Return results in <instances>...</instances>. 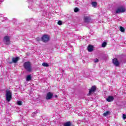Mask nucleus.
<instances>
[{"instance_id": "f03ea898", "label": "nucleus", "mask_w": 126, "mask_h": 126, "mask_svg": "<svg viewBox=\"0 0 126 126\" xmlns=\"http://www.w3.org/2000/svg\"><path fill=\"white\" fill-rule=\"evenodd\" d=\"M126 7L121 5L117 7V8L115 10V12L117 14L119 13H124V12H126Z\"/></svg>"}, {"instance_id": "dca6fc26", "label": "nucleus", "mask_w": 126, "mask_h": 126, "mask_svg": "<svg viewBox=\"0 0 126 126\" xmlns=\"http://www.w3.org/2000/svg\"><path fill=\"white\" fill-rule=\"evenodd\" d=\"M37 111H35L34 112H33L32 114V117H36V116H37Z\"/></svg>"}, {"instance_id": "393cba45", "label": "nucleus", "mask_w": 126, "mask_h": 126, "mask_svg": "<svg viewBox=\"0 0 126 126\" xmlns=\"http://www.w3.org/2000/svg\"><path fill=\"white\" fill-rule=\"evenodd\" d=\"M36 40H37V41H38V42H39V41H40V38H36Z\"/></svg>"}, {"instance_id": "7ed1b4c3", "label": "nucleus", "mask_w": 126, "mask_h": 126, "mask_svg": "<svg viewBox=\"0 0 126 126\" xmlns=\"http://www.w3.org/2000/svg\"><path fill=\"white\" fill-rule=\"evenodd\" d=\"M12 98V93L9 91H6V100L7 102H10Z\"/></svg>"}, {"instance_id": "aec40b11", "label": "nucleus", "mask_w": 126, "mask_h": 126, "mask_svg": "<svg viewBox=\"0 0 126 126\" xmlns=\"http://www.w3.org/2000/svg\"><path fill=\"white\" fill-rule=\"evenodd\" d=\"M74 12H78L79 11V8L76 7L74 8Z\"/></svg>"}, {"instance_id": "f3484780", "label": "nucleus", "mask_w": 126, "mask_h": 126, "mask_svg": "<svg viewBox=\"0 0 126 126\" xmlns=\"http://www.w3.org/2000/svg\"><path fill=\"white\" fill-rule=\"evenodd\" d=\"M106 46H107V42H104L102 43L101 47L102 48H105V47H106Z\"/></svg>"}, {"instance_id": "39448f33", "label": "nucleus", "mask_w": 126, "mask_h": 126, "mask_svg": "<svg viewBox=\"0 0 126 126\" xmlns=\"http://www.w3.org/2000/svg\"><path fill=\"white\" fill-rule=\"evenodd\" d=\"M85 23H89L91 22V18L90 16H85L84 18Z\"/></svg>"}, {"instance_id": "bb28decb", "label": "nucleus", "mask_w": 126, "mask_h": 126, "mask_svg": "<svg viewBox=\"0 0 126 126\" xmlns=\"http://www.w3.org/2000/svg\"><path fill=\"white\" fill-rule=\"evenodd\" d=\"M54 97H55V98H58V95H55L54 96Z\"/></svg>"}, {"instance_id": "1a4fd4ad", "label": "nucleus", "mask_w": 126, "mask_h": 126, "mask_svg": "<svg viewBox=\"0 0 126 126\" xmlns=\"http://www.w3.org/2000/svg\"><path fill=\"white\" fill-rule=\"evenodd\" d=\"M112 62L115 66H119L120 65V62L118 61V59L114 58L113 59Z\"/></svg>"}, {"instance_id": "f257e3e1", "label": "nucleus", "mask_w": 126, "mask_h": 126, "mask_svg": "<svg viewBox=\"0 0 126 126\" xmlns=\"http://www.w3.org/2000/svg\"><path fill=\"white\" fill-rule=\"evenodd\" d=\"M24 67L29 72H31L32 71V67L31 66V63L29 61L25 62L24 63Z\"/></svg>"}, {"instance_id": "2eb2a0df", "label": "nucleus", "mask_w": 126, "mask_h": 126, "mask_svg": "<svg viewBox=\"0 0 126 126\" xmlns=\"http://www.w3.org/2000/svg\"><path fill=\"white\" fill-rule=\"evenodd\" d=\"M110 115V111H107L105 113H103V116L104 117H107V116H109Z\"/></svg>"}, {"instance_id": "4be33fe9", "label": "nucleus", "mask_w": 126, "mask_h": 126, "mask_svg": "<svg viewBox=\"0 0 126 126\" xmlns=\"http://www.w3.org/2000/svg\"><path fill=\"white\" fill-rule=\"evenodd\" d=\"M58 25H63V22L62 21H59L58 22Z\"/></svg>"}, {"instance_id": "5701e85b", "label": "nucleus", "mask_w": 126, "mask_h": 126, "mask_svg": "<svg viewBox=\"0 0 126 126\" xmlns=\"http://www.w3.org/2000/svg\"><path fill=\"white\" fill-rule=\"evenodd\" d=\"M123 118L124 120H126V114H123Z\"/></svg>"}, {"instance_id": "423d86ee", "label": "nucleus", "mask_w": 126, "mask_h": 126, "mask_svg": "<svg viewBox=\"0 0 126 126\" xmlns=\"http://www.w3.org/2000/svg\"><path fill=\"white\" fill-rule=\"evenodd\" d=\"M53 96H54V94H53V93L49 92L46 94V100H51V99L53 98Z\"/></svg>"}, {"instance_id": "6ab92c4d", "label": "nucleus", "mask_w": 126, "mask_h": 126, "mask_svg": "<svg viewBox=\"0 0 126 126\" xmlns=\"http://www.w3.org/2000/svg\"><path fill=\"white\" fill-rule=\"evenodd\" d=\"M120 30L121 32H125V28L123 27H120Z\"/></svg>"}, {"instance_id": "20e7f679", "label": "nucleus", "mask_w": 126, "mask_h": 126, "mask_svg": "<svg viewBox=\"0 0 126 126\" xmlns=\"http://www.w3.org/2000/svg\"><path fill=\"white\" fill-rule=\"evenodd\" d=\"M41 40L42 42L47 43V42H48V41L50 40V36L47 34H45L41 37Z\"/></svg>"}, {"instance_id": "cd10ccee", "label": "nucleus", "mask_w": 126, "mask_h": 126, "mask_svg": "<svg viewBox=\"0 0 126 126\" xmlns=\"http://www.w3.org/2000/svg\"><path fill=\"white\" fill-rule=\"evenodd\" d=\"M1 67V65H0V66Z\"/></svg>"}, {"instance_id": "412c9836", "label": "nucleus", "mask_w": 126, "mask_h": 126, "mask_svg": "<svg viewBox=\"0 0 126 126\" xmlns=\"http://www.w3.org/2000/svg\"><path fill=\"white\" fill-rule=\"evenodd\" d=\"M17 104L19 105V106H21L22 105V101H18Z\"/></svg>"}, {"instance_id": "0eeeda50", "label": "nucleus", "mask_w": 126, "mask_h": 126, "mask_svg": "<svg viewBox=\"0 0 126 126\" xmlns=\"http://www.w3.org/2000/svg\"><path fill=\"white\" fill-rule=\"evenodd\" d=\"M3 41L5 43L6 45H9L10 44V40H9V37L5 36L3 39Z\"/></svg>"}, {"instance_id": "b1692460", "label": "nucleus", "mask_w": 126, "mask_h": 126, "mask_svg": "<svg viewBox=\"0 0 126 126\" xmlns=\"http://www.w3.org/2000/svg\"><path fill=\"white\" fill-rule=\"evenodd\" d=\"M98 62H99V60L97 59L94 60V63H98Z\"/></svg>"}, {"instance_id": "4468645a", "label": "nucleus", "mask_w": 126, "mask_h": 126, "mask_svg": "<svg viewBox=\"0 0 126 126\" xmlns=\"http://www.w3.org/2000/svg\"><path fill=\"white\" fill-rule=\"evenodd\" d=\"M97 2L96 1H93L92 2V6H93L94 7H96V6H97Z\"/></svg>"}, {"instance_id": "a211bd4d", "label": "nucleus", "mask_w": 126, "mask_h": 126, "mask_svg": "<svg viewBox=\"0 0 126 126\" xmlns=\"http://www.w3.org/2000/svg\"><path fill=\"white\" fill-rule=\"evenodd\" d=\"M43 66H45L46 67H48L49 66V64L47 63H42Z\"/></svg>"}, {"instance_id": "ddd939ff", "label": "nucleus", "mask_w": 126, "mask_h": 126, "mask_svg": "<svg viewBox=\"0 0 126 126\" xmlns=\"http://www.w3.org/2000/svg\"><path fill=\"white\" fill-rule=\"evenodd\" d=\"M31 79H32V77H31V75H28L26 78L27 81H30Z\"/></svg>"}, {"instance_id": "f8f14e48", "label": "nucleus", "mask_w": 126, "mask_h": 126, "mask_svg": "<svg viewBox=\"0 0 126 126\" xmlns=\"http://www.w3.org/2000/svg\"><path fill=\"white\" fill-rule=\"evenodd\" d=\"M88 52H92L93 51V46L92 45H89L88 46Z\"/></svg>"}, {"instance_id": "9d476101", "label": "nucleus", "mask_w": 126, "mask_h": 126, "mask_svg": "<svg viewBox=\"0 0 126 126\" xmlns=\"http://www.w3.org/2000/svg\"><path fill=\"white\" fill-rule=\"evenodd\" d=\"M114 99L115 98H114V96H109L106 98V101L107 102H113V101H114Z\"/></svg>"}, {"instance_id": "a878e982", "label": "nucleus", "mask_w": 126, "mask_h": 126, "mask_svg": "<svg viewBox=\"0 0 126 126\" xmlns=\"http://www.w3.org/2000/svg\"><path fill=\"white\" fill-rule=\"evenodd\" d=\"M3 1H4V0H0V3H1V2H3Z\"/></svg>"}, {"instance_id": "9b49d317", "label": "nucleus", "mask_w": 126, "mask_h": 126, "mask_svg": "<svg viewBox=\"0 0 126 126\" xmlns=\"http://www.w3.org/2000/svg\"><path fill=\"white\" fill-rule=\"evenodd\" d=\"M18 61H19V57L13 58L12 59V62L14 63H16Z\"/></svg>"}, {"instance_id": "6e6552de", "label": "nucleus", "mask_w": 126, "mask_h": 126, "mask_svg": "<svg viewBox=\"0 0 126 126\" xmlns=\"http://www.w3.org/2000/svg\"><path fill=\"white\" fill-rule=\"evenodd\" d=\"M89 90V95H91V93H94V92L96 91V86H92L91 88Z\"/></svg>"}]
</instances>
